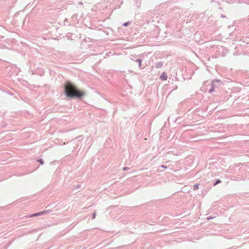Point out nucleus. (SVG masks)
I'll return each mask as SVG.
<instances>
[{
	"label": "nucleus",
	"mask_w": 249,
	"mask_h": 249,
	"mask_svg": "<svg viewBox=\"0 0 249 249\" xmlns=\"http://www.w3.org/2000/svg\"><path fill=\"white\" fill-rule=\"evenodd\" d=\"M65 91L67 96L69 97H80L84 95V91L78 90L76 87L69 82L65 85Z\"/></svg>",
	"instance_id": "obj_1"
},
{
	"label": "nucleus",
	"mask_w": 249,
	"mask_h": 249,
	"mask_svg": "<svg viewBox=\"0 0 249 249\" xmlns=\"http://www.w3.org/2000/svg\"><path fill=\"white\" fill-rule=\"evenodd\" d=\"M160 78L162 80H166L167 79V75L165 72H163L160 76Z\"/></svg>",
	"instance_id": "obj_2"
},
{
	"label": "nucleus",
	"mask_w": 249,
	"mask_h": 249,
	"mask_svg": "<svg viewBox=\"0 0 249 249\" xmlns=\"http://www.w3.org/2000/svg\"><path fill=\"white\" fill-rule=\"evenodd\" d=\"M46 213L45 211H44V212H40V213H35V214H34L33 215H32L31 216H38V215H40L43 213Z\"/></svg>",
	"instance_id": "obj_3"
},
{
	"label": "nucleus",
	"mask_w": 249,
	"mask_h": 249,
	"mask_svg": "<svg viewBox=\"0 0 249 249\" xmlns=\"http://www.w3.org/2000/svg\"><path fill=\"white\" fill-rule=\"evenodd\" d=\"M221 181L220 179H218L216 180V181L214 183V185H216V184L220 183Z\"/></svg>",
	"instance_id": "obj_4"
},
{
	"label": "nucleus",
	"mask_w": 249,
	"mask_h": 249,
	"mask_svg": "<svg viewBox=\"0 0 249 249\" xmlns=\"http://www.w3.org/2000/svg\"><path fill=\"white\" fill-rule=\"evenodd\" d=\"M214 218V217H212V216L208 217L207 218V220H210V219H213Z\"/></svg>",
	"instance_id": "obj_5"
},
{
	"label": "nucleus",
	"mask_w": 249,
	"mask_h": 249,
	"mask_svg": "<svg viewBox=\"0 0 249 249\" xmlns=\"http://www.w3.org/2000/svg\"><path fill=\"white\" fill-rule=\"evenodd\" d=\"M38 161H39V162L41 164H43V161H42V160H41V159H40V160H38Z\"/></svg>",
	"instance_id": "obj_6"
},
{
	"label": "nucleus",
	"mask_w": 249,
	"mask_h": 249,
	"mask_svg": "<svg viewBox=\"0 0 249 249\" xmlns=\"http://www.w3.org/2000/svg\"><path fill=\"white\" fill-rule=\"evenodd\" d=\"M213 88H212L211 89H210L209 90V92H212V91H213Z\"/></svg>",
	"instance_id": "obj_7"
},
{
	"label": "nucleus",
	"mask_w": 249,
	"mask_h": 249,
	"mask_svg": "<svg viewBox=\"0 0 249 249\" xmlns=\"http://www.w3.org/2000/svg\"><path fill=\"white\" fill-rule=\"evenodd\" d=\"M127 25H128V23H127V22L124 24V26H127Z\"/></svg>",
	"instance_id": "obj_8"
},
{
	"label": "nucleus",
	"mask_w": 249,
	"mask_h": 249,
	"mask_svg": "<svg viewBox=\"0 0 249 249\" xmlns=\"http://www.w3.org/2000/svg\"><path fill=\"white\" fill-rule=\"evenodd\" d=\"M95 213H94L93 216V218H95Z\"/></svg>",
	"instance_id": "obj_9"
},
{
	"label": "nucleus",
	"mask_w": 249,
	"mask_h": 249,
	"mask_svg": "<svg viewBox=\"0 0 249 249\" xmlns=\"http://www.w3.org/2000/svg\"><path fill=\"white\" fill-rule=\"evenodd\" d=\"M126 169H127V168H126V167H124V170H126Z\"/></svg>",
	"instance_id": "obj_10"
},
{
	"label": "nucleus",
	"mask_w": 249,
	"mask_h": 249,
	"mask_svg": "<svg viewBox=\"0 0 249 249\" xmlns=\"http://www.w3.org/2000/svg\"><path fill=\"white\" fill-rule=\"evenodd\" d=\"M162 167L163 168H166V167H165V166H163V165H162Z\"/></svg>",
	"instance_id": "obj_11"
},
{
	"label": "nucleus",
	"mask_w": 249,
	"mask_h": 249,
	"mask_svg": "<svg viewBox=\"0 0 249 249\" xmlns=\"http://www.w3.org/2000/svg\"><path fill=\"white\" fill-rule=\"evenodd\" d=\"M195 187L198 188V187L197 186H195Z\"/></svg>",
	"instance_id": "obj_12"
}]
</instances>
